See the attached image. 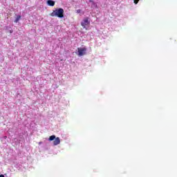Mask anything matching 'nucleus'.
I'll use <instances>...</instances> for the list:
<instances>
[{"label":"nucleus","mask_w":177,"mask_h":177,"mask_svg":"<svg viewBox=\"0 0 177 177\" xmlns=\"http://www.w3.org/2000/svg\"><path fill=\"white\" fill-rule=\"evenodd\" d=\"M91 22L89 21V18L86 17L83 19V21L81 22V26L83 27V28H85V30H88V26H90Z\"/></svg>","instance_id":"obj_3"},{"label":"nucleus","mask_w":177,"mask_h":177,"mask_svg":"<svg viewBox=\"0 0 177 177\" xmlns=\"http://www.w3.org/2000/svg\"><path fill=\"white\" fill-rule=\"evenodd\" d=\"M81 12H82V10L81 9H78L76 10L77 13H81Z\"/></svg>","instance_id":"obj_7"},{"label":"nucleus","mask_w":177,"mask_h":177,"mask_svg":"<svg viewBox=\"0 0 177 177\" xmlns=\"http://www.w3.org/2000/svg\"><path fill=\"white\" fill-rule=\"evenodd\" d=\"M48 140H50V142H52V140H54L53 141L54 146H57V145H60V138L59 137L56 138V136L55 135L50 136L48 138Z\"/></svg>","instance_id":"obj_2"},{"label":"nucleus","mask_w":177,"mask_h":177,"mask_svg":"<svg viewBox=\"0 0 177 177\" xmlns=\"http://www.w3.org/2000/svg\"><path fill=\"white\" fill-rule=\"evenodd\" d=\"M50 16H52V17H57L59 19H63V17H64V10L63 8L56 9L52 12Z\"/></svg>","instance_id":"obj_1"},{"label":"nucleus","mask_w":177,"mask_h":177,"mask_svg":"<svg viewBox=\"0 0 177 177\" xmlns=\"http://www.w3.org/2000/svg\"><path fill=\"white\" fill-rule=\"evenodd\" d=\"M0 177H5V176L3 175V174H1V175H0Z\"/></svg>","instance_id":"obj_10"},{"label":"nucleus","mask_w":177,"mask_h":177,"mask_svg":"<svg viewBox=\"0 0 177 177\" xmlns=\"http://www.w3.org/2000/svg\"><path fill=\"white\" fill-rule=\"evenodd\" d=\"M20 19H21V15H18V16L17 17V18L15 19V20L14 21V22L18 23V22H19V20H20Z\"/></svg>","instance_id":"obj_6"},{"label":"nucleus","mask_w":177,"mask_h":177,"mask_svg":"<svg viewBox=\"0 0 177 177\" xmlns=\"http://www.w3.org/2000/svg\"><path fill=\"white\" fill-rule=\"evenodd\" d=\"M78 56H84L86 55V48H77Z\"/></svg>","instance_id":"obj_4"},{"label":"nucleus","mask_w":177,"mask_h":177,"mask_svg":"<svg viewBox=\"0 0 177 177\" xmlns=\"http://www.w3.org/2000/svg\"><path fill=\"white\" fill-rule=\"evenodd\" d=\"M48 5H49V6H55V1H52V0H48L47 1Z\"/></svg>","instance_id":"obj_5"},{"label":"nucleus","mask_w":177,"mask_h":177,"mask_svg":"<svg viewBox=\"0 0 177 177\" xmlns=\"http://www.w3.org/2000/svg\"><path fill=\"white\" fill-rule=\"evenodd\" d=\"M9 32H10V34H12L13 32V30H10Z\"/></svg>","instance_id":"obj_9"},{"label":"nucleus","mask_w":177,"mask_h":177,"mask_svg":"<svg viewBox=\"0 0 177 177\" xmlns=\"http://www.w3.org/2000/svg\"><path fill=\"white\" fill-rule=\"evenodd\" d=\"M89 2L93 3V0H89Z\"/></svg>","instance_id":"obj_11"},{"label":"nucleus","mask_w":177,"mask_h":177,"mask_svg":"<svg viewBox=\"0 0 177 177\" xmlns=\"http://www.w3.org/2000/svg\"><path fill=\"white\" fill-rule=\"evenodd\" d=\"M138 2H139V0H134V3L136 5H138Z\"/></svg>","instance_id":"obj_8"}]
</instances>
